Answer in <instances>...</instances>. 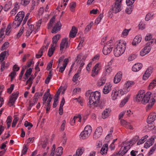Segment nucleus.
<instances>
[{
  "instance_id": "nucleus-14",
  "label": "nucleus",
  "mask_w": 156,
  "mask_h": 156,
  "mask_svg": "<svg viewBox=\"0 0 156 156\" xmlns=\"http://www.w3.org/2000/svg\"><path fill=\"white\" fill-rule=\"evenodd\" d=\"M151 48L150 46H146L140 52V55L142 56H144L149 52Z\"/></svg>"
},
{
  "instance_id": "nucleus-15",
  "label": "nucleus",
  "mask_w": 156,
  "mask_h": 156,
  "mask_svg": "<svg viewBox=\"0 0 156 156\" xmlns=\"http://www.w3.org/2000/svg\"><path fill=\"white\" fill-rule=\"evenodd\" d=\"M156 118V114L154 113H151L147 119V123H152L155 120Z\"/></svg>"
},
{
  "instance_id": "nucleus-12",
  "label": "nucleus",
  "mask_w": 156,
  "mask_h": 156,
  "mask_svg": "<svg viewBox=\"0 0 156 156\" xmlns=\"http://www.w3.org/2000/svg\"><path fill=\"white\" fill-rule=\"evenodd\" d=\"M153 69V68L151 67H150L147 69L143 75V79L144 80H146L150 76L152 73Z\"/></svg>"
},
{
  "instance_id": "nucleus-63",
  "label": "nucleus",
  "mask_w": 156,
  "mask_h": 156,
  "mask_svg": "<svg viewBox=\"0 0 156 156\" xmlns=\"http://www.w3.org/2000/svg\"><path fill=\"white\" fill-rule=\"evenodd\" d=\"M16 73L14 71L11 73L9 76L11 77V81H12L14 76L16 75Z\"/></svg>"
},
{
  "instance_id": "nucleus-50",
  "label": "nucleus",
  "mask_w": 156,
  "mask_h": 156,
  "mask_svg": "<svg viewBox=\"0 0 156 156\" xmlns=\"http://www.w3.org/2000/svg\"><path fill=\"white\" fill-rule=\"evenodd\" d=\"M156 149V145H154V146L151 149L148 154L149 155H150L153 154Z\"/></svg>"
},
{
  "instance_id": "nucleus-49",
  "label": "nucleus",
  "mask_w": 156,
  "mask_h": 156,
  "mask_svg": "<svg viewBox=\"0 0 156 156\" xmlns=\"http://www.w3.org/2000/svg\"><path fill=\"white\" fill-rule=\"evenodd\" d=\"M14 86L13 84H11L10 87L8 88L7 89V93L9 94H11L12 91L13 90Z\"/></svg>"
},
{
  "instance_id": "nucleus-56",
  "label": "nucleus",
  "mask_w": 156,
  "mask_h": 156,
  "mask_svg": "<svg viewBox=\"0 0 156 156\" xmlns=\"http://www.w3.org/2000/svg\"><path fill=\"white\" fill-rule=\"evenodd\" d=\"M138 26L139 29L142 30H143L145 27L144 24L141 22L139 24Z\"/></svg>"
},
{
  "instance_id": "nucleus-33",
  "label": "nucleus",
  "mask_w": 156,
  "mask_h": 156,
  "mask_svg": "<svg viewBox=\"0 0 156 156\" xmlns=\"http://www.w3.org/2000/svg\"><path fill=\"white\" fill-rule=\"evenodd\" d=\"M84 130L90 135L92 131V128L90 126L87 125L85 127Z\"/></svg>"
},
{
  "instance_id": "nucleus-39",
  "label": "nucleus",
  "mask_w": 156,
  "mask_h": 156,
  "mask_svg": "<svg viewBox=\"0 0 156 156\" xmlns=\"http://www.w3.org/2000/svg\"><path fill=\"white\" fill-rule=\"evenodd\" d=\"M139 139V137L138 136H135L133 139L132 140L130 141L129 144H132L131 145H132L133 144L135 143V142L138 140Z\"/></svg>"
},
{
  "instance_id": "nucleus-64",
  "label": "nucleus",
  "mask_w": 156,
  "mask_h": 156,
  "mask_svg": "<svg viewBox=\"0 0 156 156\" xmlns=\"http://www.w3.org/2000/svg\"><path fill=\"white\" fill-rule=\"evenodd\" d=\"M126 12L128 14H130L131 13L132 11V8L131 7L127 8L126 10Z\"/></svg>"
},
{
  "instance_id": "nucleus-6",
  "label": "nucleus",
  "mask_w": 156,
  "mask_h": 156,
  "mask_svg": "<svg viewBox=\"0 0 156 156\" xmlns=\"http://www.w3.org/2000/svg\"><path fill=\"white\" fill-rule=\"evenodd\" d=\"M19 93L16 91L13 93L9 97V101L8 103V105L10 107L14 105V104L17 99Z\"/></svg>"
},
{
  "instance_id": "nucleus-40",
  "label": "nucleus",
  "mask_w": 156,
  "mask_h": 156,
  "mask_svg": "<svg viewBox=\"0 0 156 156\" xmlns=\"http://www.w3.org/2000/svg\"><path fill=\"white\" fill-rule=\"evenodd\" d=\"M48 144V140L46 138L45 140L42 142L41 145L42 147L44 149L45 148Z\"/></svg>"
},
{
  "instance_id": "nucleus-22",
  "label": "nucleus",
  "mask_w": 156,
  "mask_h": 156,
  "mask_svg": "<svg viewBox=\"0 0 156 156\" xmlns=\"http://www.w3.org/2000/svg\"><path fill=\"white\" fill-rule=\"evenodd\" d=\"M111 111L109 108H106L102 113V118L104 119L107 118Z\"/></svg>"
},
{
  "instance_id": "nucleus-4",
  "label": "nucleus",
  "mask_w": 156,
  "mask_h": 156,
  "mask_svg": "<svg viewBox=\"0 0 156 156\" xmlns=\"http://www.w3.org/2000/svg\"><path fill=\"white\" fill-rule=\"evenodd\" d=\"M25 16V12L23 11L19 12L16 16L13 23L18 27L21 23Z\"/></svg>"
},
{
  "instance_id": "nucleus-61",
  "label": "nucleus",
  "mask_w": 156,
  "mask_h": 156,
  "mask_svg": "<svg viewBox=\"0 0 156 156\" xmlns=\"http://www.w3.org/2000/svg\"><path fill=\"white\" fill-rule=\"evenodd\" d=\"M24 126L26 127H27L28 126H30V127H32L33 125L31 123L28 122L26 121L24 123Z\"/></svg>"
},
{
  "instance_id": "nucleus-57",
  "label": "nucleus",
  "mask_w": 156,
  "mask_h": 156,
  "mask_svg": "<svg viewBox=\"0 0 156 156\" xmlns=\"http://www.w3.org/2000/svg\"><path fill=\"white\" fill-rule=\"evenodd\" d=\"M79 74L76 73L72 79L73 81L74 82H75L77 80L78 78L79 77Z\"/></svg>"
},
{
  "instance_id": "nucleus-7",
  "label": "nucleus",
  "mask_w": 156,
  "mask_h": 156,
  "mask_svg": "<svg viewBox=\"0 0 156 156\" xmlns=\"http://www.w3.org/2000/svg\"><path fill=\"white\" fill-rule=\"evenodd\" d=\"M109 42V43H107V45H105L103 48V53L106 55L109 54L112 50V48L111 47V44H109L111 42H112V41L110 40Z\"/></svg>"
},
{
  "instance_id": "nucleus-38",
  "label": "nucleus",
  "mask_w": 156,
  "mask_h": 156,
  "mask_svg": "<svg viewBox=\"0 0 156 156\" xmlns=\"http://www.w3.org/2000/svg\"><path fill=\"white\" fill-rule=\"evenodd\" d=\"M103 17V14H100L98 16V18L96 19L94 23L97 24H98L101 21V19Z\"/></svg>"
},
{
  "instance_id": "nucleus-13",
  "label": "nucleus",
  "mask_w": 156,
  "mask_h": 156,
  "mask_svg": "<svg viewBox=\"0 0 156 156\" xmlns=\"http://www.w3.org/2000/svg\"><path fill=\"white\" fill-rule=\"evenodd\" d=\"M122 73L121 72L118 73L115 75L114 79V82L117 83L119 82L122 78Z\"/></svg>"
},
{
  "instance_id": "nucleus-51",
  "label": "nucleus",
  "mask_w": 156,
  "mask_h": 156,
  "mask_svg": "<svg viewBox=\"0 0 156 156\" xmlns=\"http://www.w3.org/2000/svg\"><path fill=\"white\" fill-rule=\"evenodd\" d=\"M23 149L22 151V154H25L27 152V150H28V148L27 147L26 145H24L23 146Z\"/></svg>"
},
{
  "instance_id": "nucleus-55",
  "label": "nucleus",
  "mask_w": 156,
  "mask_h": 156,
  "mask_svg": "<svg viewBox=\"0 0 156 156\" xmlns=\"http://www.w3.org/2000/svg\"><path fill=\"white\" fill-rule=\"evenodd\" d=\"M53 62V60H52L50 61L49 63H48L46 69L47 70H49L50 69H51L52 67V63Z\"/></svg>"
},
{
  "instance_id": "nucleus-34",
  "label": "nucleus",
  "mask_w": 156,
  "mask_h": 156,
  "mask_svg": "<svg viewBox=\"0 0 156 156\" xmlns=\"http://www.w3.org/2000/svg\"><path fill=\"white\" fill-rule=\"evenodd\" d=\"M106 79L105 77H102L100 81L98 83V86H101L103 85L106 82Z\"/></svg>"
},
{
  "instance_id": "nucleus-37",
  "label": "nucleus",
  "mask_w": 156,
  "mask_h": 156,
  "mask_svg": "<svg viewBox=\"0 0 156 156\" xmlns=\"http://www.w3.org/2000/svg\"><path fill=\"white\" fill-rule=\"evenodd\" d=\"M9 43L8 42H5L2 46L1 48V50L2 51L6 49L9 47Z\"/></svg>"
},
{
  "instance_id": "nucleus-53",
  "label": "nucleus",
  "mask_w": 156,
  "mask_h": 156,
  "mask_svg": "<svg viewBox=\"0 0 156 156\" xmlns=\"http://www.w3.org/2000/svg\"><path fill=\"white\" fill-rule=\"evenodd\" d=\"M135 0H126V4L128 6H130L134 2Z\"/></svg>"
},
{
  "instance_id": "nucleus-60",
  "label": "nucleus",
  "mask_w": 156,
  "mask_h": 156,
  "mask_svg": "<svg viewBox=\"0 0 156 156\" xmlns=\"http://www.w3.org/2000/svg\"><path fill=\"white\" fill-rule=\"evenodd\" d=\"M66 123V120H64L62 122V124L60 128L61 129L62 131H63L64 130Z\"/></svg>"
},
{
  "instance_id": "nucleus-24",
  "label": "nucleus",
  "mask_w": 156,
  "mask_h": 156,
  "mask_svg": "<svg viewBox=\"0 0 156 156\" xmlns=\"http://www.w3.org/2000/svg\"><path fill=\"white\" fill-rule=\"evenodd\" d=\"M126 147H124L122 148V147L121 148L120 150L118 152L119 156H122L125 154L127 152V150L126 149Z\"/></svg>"
},
{
  "instance_id": "nucleus-42",
  "label": "nucleus",
  "mask_w": 156,
  "mask_h": 156,
  "mask_svg": "<svg viewBox=\"0 0 156 156\" xmlns=\"http://www.w3.org/2000/svg\"><path fill=\"white\" fill-rule=\"evenodd\" d=\"M148 125L146 127L148 130H151L153 129L155 126L152 123H148Z\"/></svg>"
},
{
  "instance_id": "nucleus-29",
  "label": "nucleus",
  "mask_w": 156,
  "mask_h": 156,
  "mask_svg": "<svg viewBox=\"0 0 156 156\" xmlns=\"http://www.w3.org/2000/svg\"><path fill=\"white\" fill-rule=\"evenodd\" d=\"M55 16H54L52 18L50 19V21L48 24V29H51L52 27L53 23L55 21Z\"/></svg>"
},
{
  "instance_id": "nucleus-47",
  "label": "nucleus",
  "mask_w": 156,
  "mask_h": 156,
  "mask_svg": "<svg viewBox=\"0 0 156 156\" xmlns=\"http://www.w3.org/2000/svg\"><path fill=\"white\" fill-rule=\"evenodd\" d=\"M55 49L52 48H50L48 50V55L49 57H51L53 55Z\"/></svg>"
},
{
  "instance_id": "nucleus-62",
  "label": "nucleus",
  "mask_w": 156,
  "mask_h": 156,
  "mask_svg": "<svg viewBox=\"0 0 156 156\" xmlns=\"http://www.w3.org/2000/svg\"><path fill=\"white\" fill-rule=\"evenodd\" d=\"M32 72V69L31 68H30L29 69L27 70L25 74L28 75H30Z\"/></svg>"
},
{
  "instance_id": "nucleus-19",
  "label": "nucleus",
  "mask_w": 156,
  "mask_h": 156,
  "mask_svg": "<svg viewBox=\"0 0 156 156\" xmlns=\"http://www.w3.org/2000/svg\"><path fill=\"white\" fill-rule=\"evenodd\" d=\"M77 32V30L75 26H73L70 31L69 37H70L73 38L75 37Z\"/></svg>"
},
{
  "instance_id": "nucleus-9",
  "label": "nucleus",
  "mask_w": 156,
  "mask_h": 156,
  "mask_svg": "<svg viewBox=\"0 0 156 156\" xmlns=\"http://www.w3.org/2000/svg\"><path fill=\"white\" fill-rule=\"evenodd\" d=\"M151 94V92H148L146 94H144L143 100L142 101V103L143 104H146L149 102L150 98V95Z\"/></svg>"
},
{
  "instance_id": "nucleus-31",
  "label": "nucleus",
  "mask_w": 156,
  "mask_h": 156,
  "mask_svg": "<svg viewBox=\"0 0 156 156\" xmlns=\"http://www.w3.org/2000/svg\"><path fill=\"white\" fill-rule=\"evenodd\" d=\"M84 151V148L83 147H81L78 148L76 152V155L77 154L79 156L81 155Z\"/></svg>"
},
{
  "instance_id": "nucleus-10",
  "label": "nucleus",
  "mask_w": 156,
  "mask_h": 156,
  "mask_svg": "<svg viewBox=\"0 0 156 156\" xmlns=\"http://www.w3.org/2000/svg\"><path fill=\"white\" fill-rule=\"evenodd\" d=\"M62 25L60 21H58L55 24L51 31L52 33H56L59 31L61 29Z\"/></svg>"
},
{
  "instance_id": "nucleus-58",
  "label": "nucleus",
  "mask_w": 156,
  "mask_h": 156,
  "mask_svg": "<svg viewBox=\"0 0 156 156\" xmlns=\"http://www.w3.org/2000/svg\"><path fill=\"white\" fill-rule=\"evenodd\" d=\"M105 69L106 72L108 74L110 73L112 70V67L108 66H106L105 67Z\"/></svg>"
},
{
  "instance_id": "nucleus-1",
  "label": "nucleus",
  "mask_w": 156,
  "mask_h": 156,
  "mask_svg": "<svg viewBox=\"0 0 156 156\" xmlns=\"http://www.w3.org/2000/svg\"><path fill=\"white\" fill-rule=\"evenodd\" d=\"M90 96L89 98V103L90 107L91 108V105L94 107H103L105 104V101H101V104L100 103V100L101 97L100 93L98 91L91 92L89 93Z\"/></svg>"
},
{
  "instance_id": "nucleus-54",
  "label": "nucleus",
  "mask_w": 156,
  "mask_h": 156,
  "mask_svg": "<svg viewBox=\"0 0 156 156\" xmlns=\"http://www.w3.org/2000/svg\"><path fill=\"white\" fill-rule=\"evenodd\" d=\"M10 8L11 5H10L6 4L4 6L3 9L5 11L7 12L9 10Z\"/></svg>"
},
{
  "instance_id": "nucleus-43",
  "label": "nucleus",
  "mask_w": 156,
  "mask_h": 156,
  "mask_svg": "<svg viewBox=\"0 0 156 156\" xmlns=\"http://www.w3.org/2000/svg\"><path fill=\"white\" fill-rule=\"evenodd\" d=\"M11 25L10 24H9L5 31V34L6 35H8L9 34L11 31Z\"/></svg>"
},
{
  "instance_id": "nucleus-5",
  "label": "nucleus",
  "mask_w": 156,
  "mask_h": 156,
  "mask_svg": "<svg viewBox=\"0 0 156 156\" xmlns=\"http://www.w3.org/2000/svg\"><path fill=\"white\" fill-rule=\"evenodd\" d=\"M128 92V90H127L126 91L124 90V91H123L122 89L119 90L118 91H117L115 90H113L112 92V99L113 100H115L117 99L118 97L119 96V93L121 95H123L126 94Z\"/></svg>"
},
{
  "instance_id": "nucleus-41",
  "label": "nucleus",
  "mask_w": 156,
  "mask_h": 156,
  "mask_svg": "<svg viewBox=\"0 0 156 156\" xmlns=\"http://www.w3.org/2000/svg\"><path fill=\"white\" fill-rule=\"evenodd\" d=\"M151 142V141H149V140L147 141L144 144V147L148 148L152 145L153 144Z\"/></svg>"
},
{
  "instance_id": "nucleus-46",
  "label": "nucleus",
  "mask_w": 156,
  "mask_h": 156,
  "mask_svg": "<svg viewBox=\"0 0 156 156\" xmlns=\"http://www.w3.org/2000/svg\"><path fill=\"white\" fill-rule=\"evenodd\" d=\"M19 118L18 117H16L13 119L12 124V127H14L16 125V124L17 122L19 120Z\"/></svg>"
},
{
  "instance_id": "nucleus-27",
  "label": "nucleus",
  "mask_w": 156,
  "mask_h": 156,
  "mask_svg": "<svg viewBox=\"0 0 156 156\" xmlns=\"http://www.w3.org/2000/svg\"><path fill=\"white\" fill-rule=\"evenodd\" d=\"M40 96V94L39 93L37 92L35 93L34 96V103H30V106H32L35 103H36L38 101V98Z\"/></svg>"
},
{
  "instance_id": "nucleus-3",
  "label": "nucleus",
  "mask_w": 156,
  "mask_h": 156,
  "mask_svg": "<svg viewBox=\"0 0 156 156\" xmlns=\"http://www.w3.org/2000/svg\"><path fill=\"white\" fill-rule=\"evenodd\" d=\"M122 0H116L115 2L112 6V8L109 10L108 13L112 14L113 12L117 13L121 10L120 4Z\"/></svg>"
},
{
  "instance_id": "nucleus-25",
  "label": "nucleus",
  "mask_w": 156,
  "mask_h": 156,
  "mask_svg": "<svg viewBox=\"0 0 156 156\" xmlns=\"http://www.w3.org/2000/svg\"><path fill=\"white\" fill-rule=\"evenodd\" d=\"M62 151L63 148L62 147H58L55 153V155L58 156H61L62 154Z\"/></svg>"
},
{
  "instance_id": "nucleus-17",
  "label": "nucleus",
  "mask_w": 156,
  "mask_h": 156,
  "mask_svg": "<svg viewBox=\"0 0 156 156\" xmlns=\"http://www.w3.org/2000/svg\"><path fill=\"white\" fill-rule=\"evenodd\" d=\"M120 122L122 126L130 129H132V127L130 125L129 123L127 122L125 120L123 119H121Z\"/></svg>"
},
{
  "instance_id": "nucleus-36",
  "label": "nucleus",
  "mask_w": 156,
  "mask_h": 156,
  "mask_svg": "<svg viewBox=\"0 0 156 156\" xmlns=\"http://www.w3.org/2000/svg\"><path fill=\"white\" fill-rule=\"evenodd\" d=\"M156 86V78L154 79L150 83L148 86V88L149 89H153L155 86Z\"/></svg>"
},
{
  "instance_id": "nucleus-20",
  "label": "nucleus",
  "mask_w": 156,
  "mask_h": 156,
  "mask_svg": "<svg viewBox=\"0 0 156 156\" xmlns=\"http://www.w3.org/2000/svg\"><path fill=\"white\" fill-rule=\"evenodd\" d=\"M99 65V63H97L96 64L93 68L92 70V74H91V76H92L94 77L95 75H97L98 74V72L99 69L98 66Z\"/></svg>"
},
{
  "instance_id": "nucleus-32",
  "label": "nucleus",
  "mask_w": 156,
  "mask_h": 156,
  "mask_svg": "<svg viewBox=\"0 0 156 156\" xmlns=\"http://www.w3.org/2000/svg\"><path fill=\"white\" fill-rule=\"evenodd\" d=\"M130 96L129 95H128L121 102L120 106V107L123 106L126 103L127 101L129 99V98Z\"/></svg>"
},
{
  "instance_id": "nucleus-59",
  "label": "nucleus",
  "mask_w": 156,
  "mask_h": 156,
  "mask_svg": "<svg viewBox=\"0 0 156 156\" xmlns=\"http://www.w3.org/2000/svg\"><path fill=\"white\" fill-rule=\"evenodd\" d=\"M153 16V15H151V14L148 13L146 15L145 19L146 21L149 20Z\"/></svg>"
},
{
  "instance_id": "nucleus-52",
  "label": "nucleus",
  "mask_w": 156,
  "mask_h": 156,
  "mask_svg": "<svg viewBox=\"0 0 156 156\" xmlns=\"http://www.w3.org/2000/svg\"><path fill=\"white\" fill-rule=\"evenodd\" d=\"M76 6V3L75 2H72L70 3V8L71 10L72 11H73V9L75 8Z\"/></svg>"
},
{
  "instance_id": "nucleus-11",
  "label": "nucleus",
  "mask_w": 156,
  "mask_h": 156,
  "mask_svg": "<svg viewBox=\"0 0 156 156\" xmlns=\"http://www.w3.org/2000/svg\"><path fill=\"white\" fill-rule=\"evenodd\" d=\"M68 38H65L63 39L61 43L60 44V50L62 51L63 48H64L65 46L66 45V48H67L69 47L68 44V42H67Z\"/></svg>"
},
{
  "instance_id": "nucleus-30",
  "label": "nucleus",
  "mask_w": 156,
  "mask_h": 156,
  "mask_svg": "<svg viewBox=\"0 0 156 156\" xmlns=\"http://www.w3.org/2000/svg\"><path fill=\"white\" fill-rule=\"evenodd\" d=\"M60 38V35L57 34L54 36L52 38V42L55 44L57 43L58 41Z\"/></svg>"
},
{
  "instance_id": "nucleus-26",
  "label": "nucleus",
  "mask_w": 156,
  "mask_h": 156,
  "mask_svg": "<svg viewBox=\"0 0 156 156\" xmlns=\"http://www.w3.org/2000/svg\"><path fill=\"white\" fill-rule=\"evenodd\" d=\"M90 135L88 133L84 130L81 133L80 136L81 139H83L88 137Z\"/></svg>"
},
{
  "instance_id": "nucleus-23",
  "label": "nucleus",
  "mask_w": 156,
  "mask_h": 156,
  "mask_svg": "<svg viewBox=\"0 0 156 156\" xmlns=\"http://www.w3.org/2000/svg\"><path fill=\"white\" fill-rule=\"evenodd\" d=\"M108 147L107 144H105L103 145L100 151V153L101 154L104 155L107 154L108 149Z\"/></svg>"
},
{
  "instance_id": "nucleus-45",
  "label": "nucleus",
  "mask_w": 156,
  "mask_h": 156,
  "mask_svg": "<svg viewBox=\"0 0 156 156\" xmlns=\"http://www.w3.org/2000/svg\"><path fill=\"white\" fill-rule=\"evenodd\" d=\"M93 24V23H91L90 24H89L87 26L84 31L85 33H86L91 28V27L92 26Z\"/></svg>"
},
{
  "instance_id": "nucleus-21",
  "label": "nucleus",
  "mask_w": 156,
  "mask_h": 156,
  "mask_svg": "<svg viewBox=\"0 0 156 156\" xmlns=\"http://www.w3.org/2000/svg\"><path fill=\"white\" fill-rule=\"evenodd\" d=\"M141 37L140 35L136 36L134 38L132 44L133 45H136L140 42Z\"/></svg>"
},
{
  "instance_id": "nucleus-28",
  "label": "nucleus",
  "mask_w": 156,
  "mask_h": 156,
  "mask_svg": "<svg viewBox=\"0 0 156 156\" xmlns=\"http://www.w3.org/2000/svg\"><path fill=\"white\" fill-rule=\"evenodd\" d=\"M111 86L109 84L107 86L105 85L103 90V92L104 94H106L108 93L111 90Z\"/></svg>"
},
{
  "instance_id": "nucleus-18",
  "label": "nucleus",
  "mask_w": 156,
  "mask_h": 156,
  "mask_svg": "<svg viewBox=\"0 0 156 156\" xmlns=\"http://www.w3.org/2000/svg\"><path fill=\"white\" fill-rule=\"evenodd\" d=\"M142 65L139 63L135 64L132 68V70L135 72L139 71L142 67Z\"/></svg>"
},
{
  "instance_id": "nucleus-16",
  "label": "nucleus",
  "mask_w": 156,
  "mask_h": 156,
  "mask_svg": "<svg viewBox=\"0 0 156 156\" xmlns=\"http://www.w3.org/2000/svg\"><path fill=\"white\" fill-rule=\"evenodd\" d=\"M144 91L141 90L139 91L136 97V101L139 102L141 101L142 103V101L144 94Z\"/></svg>"
},
{
  "instance_id": "nucleus-2",
  "label": "nucleus",
  "mask_w": 156,
  "mask_h": 156,
  "mask_svg": "<svg viewBox=\"0 0 156 156\" xmlns=\"http://www.w3.org/2000/svg\"><path fill=\"white\" fill-rule=\"evenodd\" d=\"M126 43L122 41H120L114 51V55L117 57L122 55L126 49Z\"/></svg>"
},
{
  "instance_id": "nucleus-48",
  "label": "nucleus",
  "mask_w": 156,
  "mask_h": 156,
  "mask_svg": "<svg viewBox=\"0 0 156 156\" xmlns=\"http://www.w3.org/2000/svg\"><path fill=\"white\" fill-rule=\"evenodd\" d=\"M24 27H22L20 29V30L19 32L17 35V37H20L23 33V32L24 31Z\"/></svg>"
},
{
  "instance_id": "nucleus-8",
  "label": "nucleus",
  "mask_w": 156,
  "mask_h": 156,
  "mask_svg": "<svg viewBox=\"0 0 156 156\" xmlns=\"http://www.w3.org/2000/svg\"><path fill=\"white\" fill-rule=\"evenodd\" d=\"M103 132L102 128L101 126L98 127L96 129L94 134V138L97 139L99 137Z\"/></svg>"
},
{
  "instance_id": "nucleus-44",
  "label": "nucleus",
  "mask_w": 156,
  "mask_h": 156,
  "mask_svg": "<svg viewBox=\"0 0 156 156\" xmlns=\"http://www.w3.org/2000/svg\"><path fill=\"white\" fill-rule=\"evenodd\" d=\"M30 0H21V4L24 6L29 4Z\"/></svg>"
},
{
  "instance_id": "nucleus-35",
  "label": "nucleus",
  "mask_w": 156,
  "mask_h": 156,
  "mask_svg": "<svg viewBox=\"0 0 156 156\" xmlns=\"http://www.w3.org/2000/svg\"><path fill=\"white\" fill-rule=\"evenodd\" d=\"M155 101V99L153 98L152 99L151 101L150 102V103L147 106L146 110L147 111L152 107L154 104Z\"/></svg>"
}]
</instances>
